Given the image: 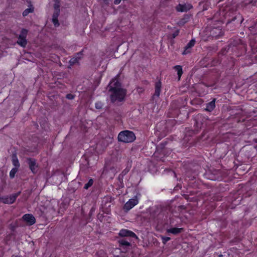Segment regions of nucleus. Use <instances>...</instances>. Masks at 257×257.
Listing matches in <instances>:
<instances>
[{"mask_svg": "<svg viewBox=\"0 0 257 257\" xmlns=\"http://www.w3.org/2000/svg\"><path fill=\"white\" fill-rule=\"evenodd\" d=\"M138 203V200H137L136 197V198L131 199L126 203H125L123 206V209L125 211H128Z\"/></svg>", "mask_w": 257, "mask_h": 257, "instance_id": "5", "label": "nucleus"}, {"mask_svg": "<svg viewBox=\"0 0 257 257\" xmlns=\"http://www.w3.org/2000/svg\"><path fill=\"white\" fill-rule=\"evenodd\" d=\"M33 11V8H28L26 10H25L23 13V15L24 16H27L30 13H32V12Z\"/></svg>", "mask_w": 257, "mask_h": 257, "instance_id": "24", "label": "nucleus"}, {"mask_svg": "<svg viewBox=\"0 0 257 257\" xmlns=\"http://www.w3.org/2000/svg\"><path fill=\"white\" fill-rule=\"evenodd\" d=\"M12 161H18V159L16 156V155L15 154H14L13 155V156H12Z\"/></svg>", "mask_w": 257, "mask_h": 257, "instance_id": "30", "label": "nucleus"}, {"mask_svg": "<svg viewBox=\"0 0 257 257\" xmlns=\"http://www.w3.org/2000/svg\"><path fill=\"white\" fill-rule=\"evenodd\" d=\"M118 141L125 143L133 142L136 139L135 134L130 131L125 130L120 132L117 137Z\"/></svg>", "mask_w": 257, "mask_h": 257, "instance_id": "2", "label": "nucleus"}, {"mask_svg": "<svg viewBox=\"0 0 257 257\" xmlns=\"http://www.w3.org/2000/svg\"><path fill=\"white\" fill-rule=\"evenodd\" d=\"M154 162H152V161H151L150 162V164L148 165V166H149V170H151V169L150 168L151 167V165H153V163Z\"/></svg>", "mask_w": 257, "mask_h": 257, "instance_id": "37", "label": "nucleus"}, {"mask_svg": "<svg viewBox=\"0 0 257 257\" xmlns=\"http://www.w3.org/2000/svg\"><path fill=\"white\" fill-rule=\"evenodd\" d=\"M161 238L162 239V242L164 244H165L168 241L171 239L170 237L164 236H161Z\"/></svg>", "mask_w": 257, "mask_h": 257, "instance_id": "26", "label": "nucleus"}, {"mask_svg": "<svg viewBox=\"0 0 257 257\" xmlns=\"http://www.w3.org/2000/svg\"><path fill=\"white\" fill-rule=\"evenodd\" d=\"M95 107L97 109H100L102 107V105H101V103H100V102H97L95 104Z\"/></svg>", "mask_w": 257, "mask_h": 257, "instance_id": "29", "label": "nucleus"}, {"mask_svg": "<svg viewBox=\"0 0 257 257\" xmlns=\"http://www.w3.org/2000/svg\"><path fill=\"white\" fill-rule=\"evenodd\" d=\"M93 180L92 179H89L88 182L85 184L84 189H88L89 187H90L93 184Z\"/></svg>", "mask_w": 257, "mask_h": 257, "instance_id": "21", "label": "nucleus"}, {"mask_svg": "<svg viewBox=\"0 0 257 257\" xmlns=\"http://www.w3.org/2000/svg\"><path fill=\"white\" fill-rule=\"evenodd\" d=\"M226 257H232V255H231V256H230V255H229V256H228V255H227L226 256Z\"/></svg>", "mask_w": 257, "mask_h": 257, "instance_id": "41", "label": "nucleus"}, {"mask_svg": "<svg viewBox=\"0 0 257 257\" xmlns=\"http://www.w3.org/2000/svg\"><path fill=\"white\" fill-rule=\"evenodd\" d=\"M14 163V165L17 167H19L20 165H19V162H13Z\"/></svg>", "mask_w": 257, "mask_h": 257, "instance_id": "34", "label": "nucleus"}, {"mask_svg": "<svg viewBox=\"0 0 257 257\" xmlns=\"http://www.w3.org/2000/svg\"><path fill=\"white\" fill-rule=\"evenodd\" d=\"M183 230L184 229L183 228L174 227L167 229L166 231L167 233H171L174 235H176L182 232Z\"/></svg>", "mask_w": 257, "mask_h": 257, "instance_id": "13", "label": "nucleus"}, {"mask_svg": "<svg viewBox=\"0 0 257 257\" xmlns=\"http://www.w3.org/2000/svg\"><path fill=\"white\" fill-rule=\"evenodd\" d=\"M174 69L177 72L178 79L179 80L183 73L182 67L180 65H177L174 67Z\"/></svg>", "mask_w": 257, "mask_h": 257, "instance_id": "17", "label": "nucleus"}, {"mask_svg": "<svg viewBox=\"0 0 257 257\" xmlns=\"http://www.w3.org/2000/svg\"><path fill=\"white\" fill-rule=\"evenodd\" d=\"M178 208H179L180 209H186V207L184 205H180L178 206Z\"/></svg>", "mask_w": 257, "mask_h": 257, "instance_id": "32", "label": "nucleus"}, {"mask_svg": "<svg viewBox=\"0 0 257 257\" xmlns=\"http://www.w3.org/2000/svg\"><path fill=\"white\" fill-rule=\"evenodd\" d=\"M230 163H231V165L230 166H227L226 167L225 166H223V168L226 170H232L233 169H234V168L236 166V164H235V162H229Z\"/></svg>", "mask_w": 257, "mask_h": 257, "instance_id": "22", "label": "nucleus"}, {"mask_svg": "<svg viewBox=\"0 0 257 257\" xmlns=\"http://www.w3.org/2000/svg\"><path fill=\"white\" fill-rule=\"evenodd\" d=\"M109 90L111 91V99L112 101L122 100L125 95V91L120 87V83L114 79L109 84Z\"/></svg>", "mask_w": 257, "mask_h": 257, "instance_id": "1", "label": "nucleus"}, {"mask_svg": "<svg viewBox=\"0 0 257 257\" xmlns=\"http://www.w3.org/2000/svg\"><path fill=\"white\" fill-rule=\"evenodd\" d=\"M215 107V99L213 100L206 105V110L208 111H212Z\"/></svg>", "mask_w": 257, "mask_h": 257, "instance_id": "16", "label": "nucleus"}, {"mask_svg": "<svg viewBox=\"0 0 257 257\" xmlns=\"http://www.w3.org/2000/svg\"><path fill=\"white\" fill-rule=\"evenodd\" d=\"M18 43L22 47H25L27 44V40L25 38H21L19 37Z\"/></svg>", "mask_w": 257, "mask_h": 257, "instance_id": "19", "label": "nucleus"}, {"mask_svg": "<svg viewBox=\"0 0 257 257\" xmlns=\"http://www.w3.org/2000/svg\"><path fill=\"white\" fill-rule=\"evenodd\" d=\"M229 256L230 255V253L227 252H224L223 254H220L218 255V257H226V255Z\"/></svg>", "mask_w": 257, "mask_h": 257, "instance_id": "27", "label": "nucleus"}, {"mask_svg": "<svg viewBox=\"0 0 257 257\" xmlns=\"http://www.w3.org/2000/svg\"><path fill=\"white\" fill-rule=\"evenodd\" d=\"M191 5L189 4H184V5H179L176 9L179 12H187V11L190 10L192 8Z\"/></svg>", "mask_w": 257, "mask_h": 257, "instance_id": "10", "label": "nucleus"}, {"mask_svg": "<svg viewBox=\"0 0 257 257\" xmlns=\"http://www.w3.org/2000/svg\"><path fill=\"white\" fill-rule=\"evenodd\" d=\"M29 168L33 174H36L39 170V165L36 162H29Z\"/></svg>", "mask_w": 257, "mask_h": 257, "instance_id": "11", "label": "nucleus"}, {"mask_svg": "<svg viewBox=\"0 0 257 257\" xmlns=\"http://www.w3.org/2000/svg\"><path fill=\"white\" fill-rule=\"evenodd\" d=\"M173 174H174V176H175V177H176V173H175V172H174V171H173Z\"/></svg>", "mask_w": 257, "mask_h": 257, "instance_id": "39", "label": "nucleus"}, {"mask_svg": "<svg viewBox=\"0 0 257 257\" xmlns=\"http://www.w3.org/2000/svg\"><path fill=\"white\" fill-rule=\"evenodd\" d=\"M14 229H15V227H14V226H13V227H12V230H14Z\"/></svg>", "mask_w": 257, "mask_h": 257, "instance_id": "40", "label": "nucleus"}, {"mask_svg": "<svg viewBox=\"0 0 257 257\" xmlns=\"http://www.w3.org/2000/svg\"><path fill=\"white\" fill-rule=\"evenodd\" d=\"M27 33H28V31L27 30L23 29L21 31V33L19 37H21V38H26V36H27Z\"/></svg>", "mask_w": 257, "mask_h": 257, "instance_id": "23", "label": "nucleus"}, {"mask_svg": "<svg viewBox=\"0 0 257 257\" xmlns=\"http://www.w3.org/2000/svg\"><path fill=\"white\" fill-rule=\"evenodd\" d=\"M183 196L185 199L188 200L189 199V196L188 195L184 194Z\"/></svg>", "mask_w": 257, "mask_h": 257, "instance_id": "38", "label": "nucleus"}, {"mask_svg": "<svg viewBox=\"0 0 257 257\" xmlns=\"http://www.w3.org/2000/svg\"><path fill=\"white\" fill-rule=\"evenodd\" d=\"M195 44V40L193 39H192L187 45L185 50L183 51V54L185 55L187 54L189 51L188 50L189 49L192 47Z\"/></svg>", "mask_w": 257, "mask_h": 257, "instance_id": "15", "label": "nucleus"}, {"mask_svg": "<svg viewBox=\"0 0 257 257\" xmlns=\"http://www.w3.org/2000/svg\"><path fill=\"white\" fill-rule=\"evenodd\" d=\"M161 83L160 81L157 82L155 85V92L154 96L159 97L161 92Z\"/></svg>", "mask_w": 257, "mask_h": 257, "instance_id": "14", "label": "nucleus"}, {"mask_svg": "<svg viewBox=\"0 0 257 257\" xmlns=\"http://www.w3.org/2000/svg\"><path fill=\"white\" fill-rule=\"evenodd\" d=\"M118 234L121 237H131L133 238H135L136 239H138L137 236L134 232L127 229H121Z\"/></svg>", "mask_w": 257, "mask_h": 257, "instance_id": "6", "label": "nucleus"}, {"mask_svg": "<svg viewBox=\"0 0 257 257\" xmlns=\"http://www.w3.org/2000/svg\"><path fill=\"white\" fill-rule=\"evenodd\" d=\"M160 212V209L157 207L151 208L150 211L149 219L150 220L155 221Z\"/></svg>", "mask_w": 257, "mask_h": 257, "instance_id": "8", "label": "nucleus"}, {"mask_svg": "<svg viewBox=\"0 0 257 257\" xmlns=\"http://www.w3.org/2000/svg\"><path fill=\"white\" fill-rule=\"evenodd\" d=\"M130 168H131V166H128V165L127 166L126 168L123 170L122 172L121 173V176H125L130 171Z\"/></svg>", "mask_w": 257, "mask_h": 257, "instance_id": "25", "label": "nucleus"}, {"mask_svg": "<svg viewBox=\"0 0 257 257\" xmlns=\"http://www.w3.org/2000/svg\"><path fill=\"white\" fill-rule=\"evenodd\" d=\"M59 3H57L55 4L54 8H55V12L53 15L52 21L55 26H57L59 25L58 17L59 15Z\"/></svg>", "mask_w": 257, "mask_h": 257, "instance_id": "7", "label": "nucleus"}, {"mask_svg": "<svg viewBox=\"0 0 257 257\" xmlns=\"http://www.w3.org/2000/svg\"><path fill=\"white\" fill-rule=\"evenodd\" d=\"M67 98L69 99H72L73 98V96L72 94H68L67 95Z\"/></svg>", "mask_w": 257, "mask_h": 257, "instance_id": "33", "label": "nucleus"}, {"mask_svg": "<svg viewBox=\"0 0 257 257\" xmlns=\"http://www.w3.org/2000/svg\"><path fill=\"white\" fill-rule=\"evenodd\" d=\"M179 33V31L177 30L173 34V38H174L175 37H176Z\"/></svg>", "mask_w": 257, "mask_h": 257, "instance_id": "31", "label": "nucleus"}, {"mask_svg": "<svg viewBox=\"0 0 257 257\" xmlns=\"http://www.w3.org/2000/svg\"><path fill=\"white\" fill-rule=\"evenodd\" d=\"M120 2L121 0H114V3L115 5H118L120 3Z\"/></svg>", "mask_w": 257, "mask_h": 257, "instance_id": "35", "label": "nucleus"}, {"mask_svg": "<svg viewBox=\"0 0 257 257\" xmlns=\"http://www.w3.org/2000/svg\"><path fill=\"white\" fill-rule=\"evenodd\" d=\"M118 241L119 243V246L123 248V249H127L131 246V243L124 239H120Z\"/></svg>", "mask_w": 257, "mask_h": 257, "instance_id": "12", "label": "nucleus"}, {"mask_svg": "<svg viewBox=\"0 0 257 257\" xmlns=\"http://www.w3.org/2000/svg\"><path fill=\"white\" fill-rule=\"evenodd\" d=\"M123 177V176H121V174H119L118 176V179L119 180H122Z\"/></svg>", "mask_w": 257, "mask_h": 257, "instance_id": "36", "label": "nucleus"}, {"mask_svg": "<svg viewBox=\"0 0 257 257\" xmlns=\"http://www.w3.org/2000/svg\"><path fill=\"white\" fill-rule=\"evenodd\" d=\"M77 62H78V60H77V58H73L71 59V60H70V63L71 64H74Z\"/></svg>", "mask_w": 257, "mask_h": 257, "instance_id": "28", "label": "nucleus"}, {"mask_svg": "<svg viewBox=\"0 0 257 257\" xmlns=\"http://www.w3.org/2000/svg\"><path fill=\"white\" fill-rule=\"evenodd\" d=\"M21 194V192L13 194L10 196H3L0 197V201L5 204H12L16 200L18 196Z\"/></svg>", "mask_w": 257, "mask_h": 257, "instance_id": "3", "label": "nucleus"}, {"mask_svg": "<svg viewBox=\"0 0 257 257\" xmlns=\"http://www.w3.org/2000/svg\"><path fill=\"white\" fill-rule=\"evenodd\" d=\"M109 172L114 175L116 173V169L111 162H106L103 168V173L106 174Z\"/></svg>", "mask_w": 257, "mask_h": 257, "instance_id": "4", "label": "nucleus"}, {"mask_svg": "<svg viewBox=\"0 0 257 257\" xmlns=\"http://www.w3.org/2000/svg\"><path fill=\"white\" fill-rule=\"evenodd\" d=\"M85 164H82L80 165V169L84 171L88 172L90 168L89 162H85Z\"/></svg>", "mask_w": 257, "mask_h": 257, "instance_id": "18", "label": "nucleus"}, {"mask_svg": "<svg viewBox=\"0 0 257 257\" xmlns=\"http://www.w3.org/2000/svg\"><path fill=\"white\" fill-rule=\"evenodd\" d=\"M23 220L29 225H32L36 222L35 217L31 214H26L22 217Z\"/></svg>", "mask_w": 257, "mask_h": 257, "instance_id": "9", "label": "nucleus"}, {"mask_svg": "<svg viewBox=\"0 0 257 257\" xmlns=\"http://www.w3.org/2000/svg\"><path fill=\"white\" fill-rule=\"evenodd\" d=\"M18 169L17 168L15 167L13 168L10 172V177L11 179L15 177L16 173L17 172Z\"/></svg>", "mask_w": 257, "mask_h": 257, "instance_id": "20", "label": "nucleus"}]
</instances>
